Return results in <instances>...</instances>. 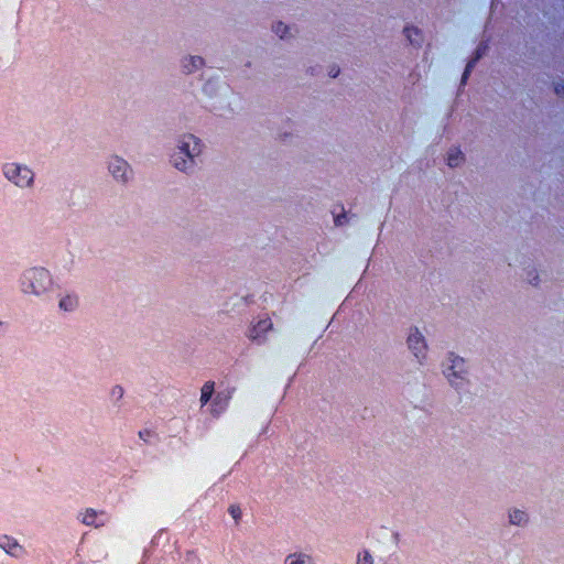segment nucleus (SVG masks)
Wrapping results in <instances>:
<instances>
[{"label": "nucleus", "instance_id": "obj_1", "mask_svg": "<svg viewBox=\"0 0 564 564\" xmlns=\"http://www.w3.org/2000/svg\"><path fill=\"white\" fill-rule=\"evenodd\" d=\"M18 282L21 293L39 299L50 293L53 286L52 274L43 267H31L23 270Z\"/></svg>", "mask_w": 564, "mask_h": 564}, {"label": "nucleus", "instance_id": "obj_2", "mask_svg": "<svg viewBox=\"0 0 564 564\" xmlns=\"http://www.w3.org/2000/svg\"><path fill=\"white\" fill-rule=\"evenodd\" d=\"M442 367L443 375L446 377L451 387L457 392L463 391L467 387L469 383L467 378L468 367L463 357L454 352H448L446 359L442 364Z\"/></svg>", "mask_w": 564, "mask_h": 564}, {"label": "nucleus", "instance_id": "obj_3", "mask_svg": "<svg viewBox=\"0 0 564 564\" xmlns=\"http://www.w3.org/2000/svg\"><path fill=\"white\" fill-rule=\"evenodd\" d=\"M3 176L17 187L32 188L34 186V172L25 164L8 162L2 164Z\"/></svg>", "mask_w": 564, "mask_h": 564}, {"label": "nucleus", "instance_id": "obj_4", "mask_svg": "<svg viewBox=\"0 0 564 564\" xmlns=\"http://www.w3.org/2000/svg\"><path fill=\"white\" fill-rule=\"evenodd\" d=\"M107 169L116 182L127 184L132 177L130 164L119 155H111L107 161Z\"/></svg>", "mask_w": 564, "mask_h": 564}, {"label": "nucleus", "instance_id": "obj_5", "mask_svg": "<svg viewBox=\"0 0 564 564\" xmlns=\"http://www.w3.org/2000/svg\"><path fill=\"white\" fill-rule=\"evenodd\" d=\"M409 350L413 354L420 364H423L426 357L427 345L424 336L421 334L417 327L410 328V333L406 338Z\"/></svg>", "mask_w": 564, "mask_h": 564}, {"label": "nucleus", "instance_id": "obj_6", "mask_svg": "<svg viewBox=\"0 0 564 564\" xmlns=\"http://www.w3.org/2000/svg\"><path fill=\"white\" fill-rule=\"evenodd\" d=\"M176 150L183 152L187 159L196 161L203 151V143L199 138L188 133L181 137Z\"/></svg>", "mask_w": 564, "mask_h": 564}, {"label": "nucleus", "instance_id": "obj_7", "mask_svg": "<svg viewBox=\"0 0 564 564\" xmlns=\"http://www.w3.org/2000/svg\"><path fill=\"white\" fill-rule=\"evenodd\" d=\"M170 162L176 170L188 175L193 174L197 166L196 161L187 159L186 155L183 154V152H180L177 150H175L171 154Z\"/></svg>", "mask_w": 564, "mask_h": 564}, {"label": "nucleus", "instance_id": "obj_8", "mask_svg": "<svg viewBox=\"0 0 564 564\" xmlns=\"http://www.w3.org/2000/svg\"><path fill=\"white\" fill-rule=\"evenodd\" d=\"M205 66V59L198 55H186L180 61L181 72L185 75H191L202 69Z\"/></svg>", "mask_w": 564, "mask_h": 564}, {"label": "nucleus", "instance_id": "obj_9", "mask_svg": "<svg viewBox=\"0 0 564 564\" xmlns=\"http://www.w3.org/2000/svg\"><path fill=\"white\" fill-rule=\"evenodd\" d=\"M0 549L11 556L19 557L22 553V546L10 535H0Z\"/></svg>", "mask_w": 564, "mask_h": 564}, {"label": "nucleus", "instance_id": "obj_10", "mask_svg": "<svg viewBox=\"0 0 564 564\" xmlns=\"http://www.w3.org/2000/svg\"><path fill=\"white\" fill-rule=\"evenodd\" d=\"M230 398V392H218L215 395L210 408L213 416H219L227 409Z\"/></svg>", "mask_w": 564, "mask_h": 564}, {"label": "nucleus", "instance_id": "obj_11", "mask_svg": "<svg viewBox=\"0 0 564 564\" xmlns=\"http://www.w3.org/2000/svg\"><path fill=\"white\" fill-rule=\"evenodd\" d=\"M509 523L511 525L524 528L529 524L530 518L525 510L511 508L508 511Z\"/></svg>", "mask_w": 564, "mask_h": 564}, {"label": "nucleus", "instance_id": "obj_12", "mask_svg": "<svg viewBox=\"0 0 564 564\" xmlns=\"http://www.w3.org/2000/svg\"><path fill=\"white\" fill-rule=\"evenodd\" d=\"M79 305V297L75 293H69L61 297L58 307L64 312H74Z\"/></svg>", "mask_w": 564, "mask_h": 564}, {"label": "nucleus", "instance_id": "obj_13", "mask_svg": "<svg viewBox=\"0 0 564 564\" xmlns=\"http://www.w3.org/2000/svg\"><path fill=\"white\" fill-rule=\"evenodd\" d=\"M215 392V382L207 381L204 383L202 391H200V403L202 406L206 405L213 398Z\"/></svg>", "mask_w": 564, "mask_h": 564}, {"label": "nucleus", "instance_id": "obj_14", "mask_svg": "<svg viewBox=\"0 0 564 564\" xmlns=\"http://www.w3.org/2000/svg\"><path fill=\"white\" fill-rule=\"evenodd\" d=\"M312 562V557L304 553H293L285 557L284 564H306Z\"/></svg>", "mask_w": 564, "mask_h": 564}, {"label": "nucleus", "instance_id": "obj_15", "mask_svg": "<svg viewBox=\"0 0 564 564\" xmlns=\"http://www.w3.org/2000/svg\"><path fill=\"white\" fill-rule=\"evenodd\" d=\"M404 34L412 45L419 46L421 44L422 36L417 28H404Z\"/></svg>", "mask_w": 564, "mask_h": 564}, {"label": "nucleus", "instance_id": "obj_16", "mask_svg": "<svg viewBox=\"0 0 564 564\" xmlns=\"http://www.w3.org/2000/svg\"><path fill=\"white\" fill-rule=\"evenodd\" d=\"M464 160V154L459 149H455L448 153L447 164L451 167L458 166Z\"/></svg>", "mask_w": 564, "mask_h": 564}, {"label": "nucleus", "instance_id": "obj_17", "mask_svg": "<svg viewBox=\"0 0 564 564\" xmlns=\"http://www.w3.org/2000/svg\"><path fill=\"white\" fill-rule=\"evenodd\" d=\"M272 31L280 37L286 39L290 33V26L279 21L272 25Z\"/></svg>", "mask_w": 564, "mask_h": 564}, {"label": "nucleus", "instance_id": "obj_18", "mask_svg": "<svg viewBox=\"0 0 564 564\" xmlns=\"http://www.w3.org/2000/svg\"><path fill=\"white\" fill-rule=\"evenodd\" d=\"M357 564H373V557L368 550L358 553Z\"/></svg>", "mask_w": 564, "mask_h": 564}, {"label": "nucleus", "instance_id": "obj_19", "mask_svg": "<svg viewBox=\"0 0 564 564\" xmlns=\"http://www.w3.org/2000/svg\"><path fill=\"white\" fill-rule=\"evenodd\" d=\"M97 512L94 509H88L83 518V522L86 525H98L96 523Z\"/></svg>", "mask_w": 564, "mask_h": 564}, {"label": "nucleus", "instance_id": "obj_20", "mask_svg": "<svg viewBox=\"0 0 564 564\" xmlns=\"http://www.w3.org/2000/svg\"><path fill=\"white\" fill-rule=\"evenodd\" d=\"M228 512L235 519V521L238 523V521L241 519V516H242L240 507L237 505H231L228 509Z\"/></svg>", "mask_w": 564, "mask_h": 564}, {"label": "nucleus", "instance_id": "obj_21", "mask_svg": "<svg viewBox=\"0 0 564 564\" xmlns=\"http://www.w3.org/2000/svg\"><path fill=\"white\" fill-rule=\"evenodd\" d=\"M486 48H487L486 45L479 44L477 46V48L475 50V52H474L471 57L475 58V61L478 62L484 56Z\"/></svg>", "mask_w": 564, "mask_h": 564}, {"label": "nucleus", "instance_id": "obj_22", "mask_svg": "<svg viewBox=\"0 0 564 564\" xmlns=\"http://www.w3.org/2000/svg\"><path fill=\"white\" fill-rule=\"evenodd\" d=\"M123 388L121 386H115L111 390V397L117 401L123 397Z\"/></svg>", "mask_w": 564, "mask_h": 564}, {"label": "nucleus", "instance_id": "obj_23", "mask_svg": "<svg viewBox=\"0 0 564 564\" xmlns=\"http://www.w3.org/2000/svg\"><path fill=\"white\" fill-rule=\"evenodd\" d=\"M269 327H271V323L269 321H260L254 327V332L258 334L259 332L267 330Z\"/></svg>", "mask_w": 564, "mask_h": 564}, {"label": "nucleus", "instance_id": "obj_24", "mask_svg": "<svg viewBox=\"0 0 564 564\" xmlns=\"http://www.w3.org/2000/svg\"><path fill=\"white\" fill-rule=\"evenodd\" d=\"M188 235L191 236L189 237V243L193 246V247H198L199 242H200V238L198 236V234H195L194 235V231L193 230H189L188 231Z\"/></svg>", "mask_w": 564, "mask_h": 564}, {"label": "nucleus", "instance_id": "obj_25", "mask_svg": "<svg viewBox=\"0 0 564 564\" xmlns=\"http://www.w3.org/2000/svg\"><path fill=\"white\" fill-rule=\"evenodd\" d=\"M528 280H529V283L536 286L538 283H539V274L538 273H532V272H528Z\"/></svg>", "mask_w": 564, "mask_h": 564}, {"label": "nucleus", "instance_id": "obj_26", "mask_svg": "<svg viewBox=\"0 0 564 564\" xmlns=\"http://www.w3.org/2000/svg\"><path fill=\"white\" fill-rule=\"evenodd\" d=\"M554 93H555L558 97H564V84H563V83H557V84H555V86H554Z\"/></svg>", "mask_w": 564, "mask_h": 564}, {"label": "nucleus", "instance_id": "obj_27", "mask_svg": "<svg viewBox=\"0 0 564 564\" xmlns=\"http://www.w3.org/2000/svg\"><path fill=\"white\" fill-rule=\"evenodd\" d=\"M477 63H478V62H477V61H475V58H473V57H471V58L467 62V64H466V67H465V68H466V73H471V72H473V69H474V67L476 66V64H477Z\"/></svg>", "mask_w": 564, "mask_h": 564}, {"label": "nucleus", "instance_id": "obj_28", "mask_svg": "<svg viewBox=\"0 0 564 564\" xmlns=\"http://www.w3.org/2000/svg\"><path fill=\"white\" fill-rule=\"evenodd\" d=\"M345 219H346V215L345 214L337 215L335 217V225L336 226H343L344 223H345Z\"/></svg>", "mask_w": 564, "mask_h": 564}, {"label": "nucleus", "instance_id": "obj_29", "mask_svg": "<svg viewBox=\"0 0 564 564\" xmlns=\"http://www.w3.org/2000/svg\"><path fill=\"white\" fill-rule=\"evenodd\" d=\"M150 435H151V432L149 430H143V431L139 432L140 438H142L144 441H147L148 437H150Z\"/></svg>", "mask_w": 564, "mask_h": 564}, {"label": "nucleus", "instance_id": "obj_30", "mask_svg": "<svg viewBox=\"0 0 564 564\" xmlns=\"http://www.w3.org/2000/svg\"><path fill=\"white\" fill-rule=\"evenodd\" d=\"M339 75V68H333L330 72H329V76L335 78Z\"/></svg>", "mask_w": 564, "mask_h": 564}, {"label": "nucleus", "instance_id": "obj_31", "mask_svg": "<svg viewBox=\"0 0 564 564\" xmlns=\"http://www.w3.org/2000/svg\"><path fill=\"white\" fill-rule=\"evenodd\" d=\"M470 73H466V68L464 69L463 76H462V84H465L469 77Z\"/></svg>", "mask_w": 564, "mask_h": 564}, {"label": "nucleus", "instance_id": "obj_32", "mask_svg": "<svg viewBox=\"0 0 564 564\" xmlns=\"http://www.w3.org/2000/svg\"><path fill=\"white\" fill-rule=\"evenodd\" d=\"M2 325V322L0 321V326Z\"/></svg>", "mask_w": 564, "mask_h": 564}]
</instances>
